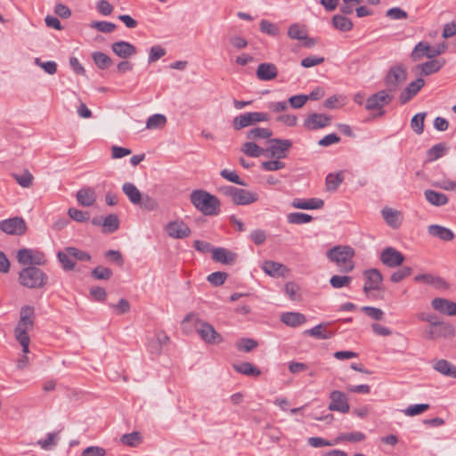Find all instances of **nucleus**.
I'll use <instances>...</instances> for the list:
<instances>
[{
	"mask_svg": "<svg viewBox=\"0 0 456 456\" xmlns=\"http://www.w3.org/2000/svg\"><path fill=\"white\" fill-rule=\"evenodd\" d=\"M35 318V309L31 305H23L20 312V320L14 329L16 340L22 346V352L28 354L30 338L28 331L33 330Z\"/></svg>",
	"mask_w": 456,
	"mask_h": 456,
	"instance_id": "1",
	"label": "nucleus"
},
{
	"mask_svg": "<svg viewBox=\"0 0 456 456\" xmlns=\"http://www.w3.org/2000/svg\"><path fill=\"white\" fill-rule=\"evenodd\" d=\"M191 204L205 216H217L221 209L219 199L204 190H195L190 195Z\"/></svg>",
	"mask_w": 456,
	"mask_h": 456,
	"instance_id": "2",
	"label": "nucleus"
},
{
	"mask_svg": "<svg viewBox=\"0 0 456 456\" xmlns=\"http://www.w3.org/2000/svg\"><path fill=\"white\" fill-rule=\"evenodd\" d=\"M354 250L350 246H335L326 252L328 259L335 263L341 273H350L354 268Z\"/></svg>",
	"mask_w": 456,
	"mask_h": 456,
	"instance_id": "3",
	"label": "nucleus"
},
{
	"mask_svg": "<svg viewBox=\"0 0 456 456\" xmlns=\"http://www.w3.org/2000/svg\"><path fill=\"white\" fill-rule=\"evenodd\" d=\"M190 322L194 323L197 333L205 343L217 345L223 341L222 335L211 324L200 320L194 314H187L183 323Z\"/></svg>",
	"mask_w": 456,
	"mask_h": 456,
	"instance_id": "4",
	"label": "nucleus"
},
{
	"mask_svg": "<svg viewBox=\"0 0 456 456\" xmlns=\"http://www.w3.org/2000/svg\"><path fill=\"white\" fill-rule=\"evenodd\" d=\"M47 275L36 266L23 268L19 273L20 283L28 289H39L47 282Z\"/></svg>",
	"mask_w": 456,
	"mask_h": 456,
	"instance_id": "5",
	"label": "nucleus"
},
{
	"mask_svg": "<svg viewBox=\"0 0 456 456\" xmlns=\"http://www.w3.org/2000/svg\"><path fill=\"white\" fill-rule=\"evenodd\" d=\"M406 80V67L403 64L393 65L389 68L384 78V83L387 86L386 90L394 94Z\"/></svg>",
	"mask_w": 456,
	"mask_h": 456,
	"instance_id": "6",
	"label": "nucleus"
},
{
	"mask_svg": "<svg viewBox=\"0 0 456 456\" xmlns=\"http://www.w3.org/2000/svg\"><path fill=\"white\" fill-rule=\"evenodd\" d=\"M394 99V94L387 90H380L366 100L365 109L367 110H378L375 117H382L385 115L383 107L389 104Z\"/></svg>",
	"mask_w": 456,
	"mask_h": 456,
	"instance_id": "7",
	"label": "nucleus"
},
{
	"mask_svg": "<svg viewBox=\"0 0 456 456\" xmlns=\"http://www.w3.org/2000/svg\"><path fill=\"white\" fill-rule=\"evenodd\" d=\"M269 120L270 115L266 112H247L235 117L232 120V126L238 131L258 122Z\"/></svg>",
	"mask_w": 456,
	"mask_h": 456,
	"instance_id": "8",
	"label": "nucleus"
},
{
	"mask_svg": "<svg viewBox=\"0 0 456 456\" xmlns=\"http://www.w3.org/2000/svg\"><path fill=\"white\" fill-rule=\"evenodd\" d=\"M270 142L272 144L265 149V156L270 159H285L289 150L292 147V142L289 139L274 138Z\"/></svg>",
	"mask_w": 456,
	"mask_h": 456,
	"instance_id": "9",
	"label": "nucleus"
},
{
	"mask_svg": "<svg viewBox=\"0 0 456 456\" xmlns=\"http://www.w3.org/2000/svg\"><path fill=\"white\" fill-rule=\"evenodd\" d=\"M455 329L452 325L444 322H438L436 325H431L424 330L423 337L428 340H436L441 338L454 336Z\"/></svg>",
	"mask_w": 456,
	"mask_h": 456,
	"instance_id": "10",
	"label": "nucleus"
},
{
	"mask_svg": "<svg viewBox=\"0 0 456 456\" xmlns=\"http://www.w3.org/2000/svg\"><path fill=\"white\" fill-rule=\"evenodd\" d=\"M27 224L20 216L0 221V230L9 235L21 236L27 232Z\"/></svg>",
	"mask_w": 456,
	"mask_h": 456,
	"instance_id": "11",
	"label": "nucleus"
},
{
	"mask_svg": "<svg viewBox=\"0 0 456 456\" xmlns=\"http://www.w3.org/2000/svg\"><path fill=\"white\" fill-rule=\"evenodd\" d=\"M330 402L329 403V410L338 411L340 413H347L350 410L347 395L339 390H333L329 396Z\"/></svg>",
	"mask_w": 456,
	"mask_h": 456,
	"instance_id": "12",
	"label": "nucleus"
},
{
	"mask_svg": "<svg viewBox=\"0 0 456 456\" xmlns=\"http://www.w3.org/2000/svg\"><path fill=\"white\" fill-rule=\"evenodd\" d=\"M379 259L384 265L396 268L403 263L404 256L395 248L387 247L381 251Z\"/></svg>",
	"mask_w": 456,
	"mask_h": 456,
	"instance_id": "13",
	"label": "nucleus"
},
{
	"mask_svg": "<svg viewBox=\"0 0 456 456\" xmlns=\"http://www.w3.org/2000/svg\"><path fill=\"white\" fill-rule=\"evenodd\" d=\"M17 260L21 265H42L45 263V256L40 251H34L28 248L20 249L17 253Z\"/></svg>",
	"mask_w": 456,
	"mask_h": 456,
	"instance_id": "14",
	"label": "nucleus"
},
{
	"mask_svg": "<svg viewBox=\"0 0 456 456\" xmlns=\"http://www.w3.org/2000/svg\"><path fill=\"white\" fill-rule=\"evenodd\" d=\"M363 276L365 283L363 286V291L368 296L370 290H379L383 281L381 273L376 269H369L364 271Z\"/></svg>",
	"mask_w": 456,
	"mask_h": 456,
	"instance_id": "15",
	"label": "nucleus"
},
{
	"mask_svg": "<svg viewBox=\"0 0 456 456\" xmlns=\"http://www.w3.org/2000/svg\"><path fill=\"white\" fill-rule=\"evenodd\" d=\"M331 117L326 114L312 113L304 120L303 126L307 130H318L330 126Z\"/></svg>",
	"mask_w": 456,
	"mask_h": 456,
	"instance_id": "16",
	"label": "nucleus"
},
{
	"mask_svg": "<svg viewBox=\"0 0 456 456\" xmlns=\"http://www.w3.org/2000/svg\"><path fill=\"white\" fill-rule=\"evenodd\" d=\"M169 337L166 332L160 330L154 334L152 338L147 339V350L150 354L159 355L161 354L163 346L167 344Z\"/></svg>",
	"mask_w": 456,
	"mask_h": 456,
	"instance_id": "17",
	"label": "nucleus"
},
{
	"mask_svg": "<svg viewBox=\"0 0 456 456\" xmlns=\"http://www.w3.org/2000/svg\"><path fill=\"white\" fill-rule=\"evenodd\" d=\"M165 231L167 235L174 239H184L191 235L190 227L182 221H172L169 222L166 227Z\"/></svg>",
	"mask_w": 456,
	"mask_h": 456,
	"instance_id": "18",
	"label": "nucleus"
},
{
	"mask_svg": "<svg viewBox=\"0 0 456 456\" xmlns=\"http://www.w3.org/2000/svg\"><path fill=\"white\" fill-rule=\"evenodd\" d=\"M424 86L425 81L421 77L411 81L400 94L399 101L401 104H405L410 102Z\"/></svg>",
	"mask_w": 456,
	"mask_h": 456,
	"instance_id": "19",
	"label": "nucleus"
},
{
	"mask_svg": "<svg viewBox=\"0 0 456 456\" xmlns=\"http://www.w3.org/2000/svg\"><path fill=\"white\" fill-rule=\"evenodd\" d=\"M432 307L448 316L456 315V303L442 297H436L431 302Z\"/></svg>",
	"mask_w": 456,
	"mask_h": 456,
	"instance_id": "20",
	"label": "nucleus"
},
{
	"mask_svg": "<svg viewBox=\"0 0 456 456\" xmlns=\"http://www.w3.org/2000/svg\"><path fill=\"white\" fill-rule=\"evenodd\" d=\"M263 271L272 277H285L289 273V268L278 262L267 260L263 263Z\"/></svg>",
	"mask_w": 456,
	"mask_h": 456,
	"instance_id": "21",
	"label": "nucleus"
},
{
	"mask_svg": "<svg viewBox=\"0 0 456 456\" xmlns=\"http://www.w3.org/2000/svg\"><path fill=\"white\" fill-rule=\"evenodd\" d=\"M324 206L322 199L311 198L308 200L296 198L291 202V207L299 209H320Z\"/></svg>",
	"mask_w": 456,
	"mask_h": 456,
	"instance_id": "22",
	"label": "nucleus"
},
{
	"mask_svg": "<svg viewBox=\"0 0 456 456\" xmlns=\"http://www.w3.org/2000/svg\"><path fill=\"white\" fill-rule=\"evenodd\" d=\"M236 257V253L224 248H216L212 249V258L216 262L224 265H232L235 262Z\"/></svg>",
	"mask_w": 456,
	"mask_h": 456,
	"instance_id": "23",
	"label": "nucleus"
},
{
	"mask_svg": "<svg viewBox=\"0 0 456 456\" xmlns=\"http://www.w3.org/2000/svg\"><path fill=\"white\" fill-rule=\"evenodd\" d=\"M257 200H258L257 193L245 190V189L237 188V191L234 194L232 202L235 205L244 206V205H249L251 203H254V202L257 201Z\"/></svg>",
	"mask_w": 456,
	"mask_h": 456,
	"instance_id": "24",
	"label": "nucleus"
},
{
	"mask_svg": "<svg viewBox=\"0 0 456 456\" xmlns=\"http://www.w3.org/2000/svg\"><path fill=\"white\" fill-rule=\"evenodd\" d=\"M111 49L115 54L123 59L129 58L136 53L135 46L126 41L112 44Z\"/></svg>",
	"mask_w": 456,
	"mask_h": 456,
	"instance_id": "25",
	"label": "nucleus"
},
{
	"mask_svg": "<svg viewBox=\"0 0 456 456\" xmlns=\"http://www.w3.org/2000/svg\"><path fill=\"white\" fill-rule=\"evenodd\" d=\"M278 75V69L273 63H260L256 69V77L259 80L269 81L274 79Z\"/></svg>",
	"mask_w": 456,
	"mask_h": 456,
	"instance_id": "26",
	"label": "nucleus"
},
{
	"mask_svg": "<svg viewBox=\"0 0 456 456\" xmlns=\"http://www.w3.org/2000/svg\"><path fill=\"white\" fill-rule=\"evenodd\" d=\"M414 281L432 285L436 289H446L448 287V284L443 278L431 273L418 274L414 277Z\"/></svg>",
	"mask_w": 456,
	"mask_h": 456,
	"instance_id": "27",
	"label": "nucleus"
},
{
	"mask_svg": "<svg viewBox=\"0 0 456 456\" xmlns=\"http://www.w3.org/2000/svg\"><path fill=\"white\" fill-rule=\"evenodd\" d=\"M77 200L83 207H91L96 201L95 191L91 187H84L76 194Z\"/></svg>",
	"mask_w": 456,
	"mask_h": 456,
	"instance_id": "28",
	"label": "nucleus"
},
{
	"mask_svg": "<svg viewBox=\"0 0 456 456\" xmlns=\"http://www.w3.org/2000/svg\"><path fill=\"white\" fill-rule=\"evenodd\" d=\"M424 57L428 59L434 58L432 46L428 43L419 42L415 45L411 52V58L413 61H418Z\"/></svg>",
	"mask_w": 456,
	"mask_h": 456,
	"instance_id": "29",
	"label": "nucleus"
},
{
	"mask_svg": "<svg viewBox=\"0 0 456 456\" xmlns=\"http://www.w3.org/2000/svg\"><path fill=\"white\" fill-rule=\"evenodd\" d=\"M445 64L444 59H433L424 63L419 64L417 69L419 70L421 75L429 76L439 71Z\"/></svg>",
	"mask_w": 456,
	"mask_h": 456,
	"instance_id": "30",
	"label": "nucleus"
},
{
	"mask_svg": "<svg viewBox=\"0 0 456 456\" xmlns=\"http://www.w3.org/2000/svg\"><path fill=\"white\" fill-rule=\"evenodd\" d=\"M381 213L387 225L393 229L400 227L402 224V215L400 211L390 208H385L382 209Z\"/></svg>",
	"mask_w": 456,
	"mask_h": 456,
	"instance_id": "31",
	"label": "nucleus"
},
{
	"mask_svg": "<svg viewBox=\"0 0 456 456\" xmlns=\"http://www.w3.org/2000/svg\"><path fill=\"white\" fill-rule=\"evenodd\" d=\"M281 321L285 325L295 328L304 324L306 318L301 313L287 312L281 315Z\"/></svg>",
	"mask_w": 456,
	"mask_h": 456,
	"instance_id": "32",
	"label": "nucleus"
},
{
	"mask_svg": "<svg viewBox=\"0 0 456 456\" xmlns=\"http://www.w3.org/2000/svg\"><path fill=\"white\" fill-rule=\"evenodd\" d=\"M428 233L444 241H451L454 239V233L449 228L439 224H431L428 227Z\"/></svg>",
	"mask_w": 456,
	"mask_h": 456,
	"instance_id": "33",
	"label": "nucleus"
},
{
	"mask_svg": "<svg viewBox=\"0 0 456 456\" xmlns=\"http://www.w3.org/2000/svg\"><path fill=\"white\" fill-rule=\"evenodd\" d=\"M433 367L439 373L456 379V367L447 360H438L435 362Z\"/></svg>",
	"mask_w": 456,
	"mask_h": 456,
	"instance_id": "34",
	"label": "nucleus"
},
{
	"mask_svg": "<svg viewBox=\"0 0 456 456\" xmlns=\"http://www.w3.org/2000/svg\"><path fill=\"white\" fill-rule=\"evenodd\" d=\"M122 191L132 204L136 205L142 201V194L134 183H125L122 186Z\"/></svg>",
	"mask_w": 456,
	"mask_h": 456,
	"instance_id": "35",
	"label": "nucleus"
},
{
	"mask_svg": "<svg viewBox=\"0 0 456 456\" xmlns=\"http://www.w3.org/2000/svg\"><path fill=\"white\" fill-rule=\"evenodd\" d=\"M426 200L434 206H444L448 202V197L442 193L433 190H426L425 192Z\"/></svg>",
	"mask_w": 456,
	"mask_h": 456,
	"instance_id": "36",
	"label": "nucleus"
},
{
	"mask_svg": "<svg viewBox=\"0 0 456 456\" xmlns=\"http://www.w3.org/2000/svg\"><path fill=\"white\" fill-rule=\"evenodd\" d=\"M233 369L240 374L246 376L257 377L261 374V370L248 362H244L240 364H234Z\"/></svg>",
	"mask_w": 456,
	"mask_h": 456,
	"instance_id": "37",
	"label": "nucleus"
},
{
	"mask_svg": "<svg viewBox=\"0 0 456 456\" xmlns=\"http://www.w3.org/2000/svg\"><path fill=\"white\" fill-rule=\"evenodd\" d=\"M343 181L344 175L341 171L329 174L326 176V190L328 191H336Z\"/></svg>",
	"mask_w": 456,
	"mask_h": 456,
	"instance_id": "38",
	"label": "nucleus"
},
{
	"mask_svg": "<svg viewBox=\"0 0 456 456\" xmlns=\"http://www.w3.org/2000/svg\"><path fill=\"white\" fill-rule=\"evenodd\" d=\"M448 147L444 142L435 144L427 151L428 161L432 162L440 159L446 153Z\"/></svg>",
	"mask_w": 456,
	"mask_h": 456,
	"instance_id": "39",
	"label": "nucleus"
},
{
	"mask_svg": "<svg viewBox=\"0 0 456 456\" xmlns=\"http://www.w3.org/2000/svg\"><path fill=\"white\" fill-rule=\"evenodd\" d=\"M120 442L129 447H136L142 442V436L140 432L134 431L125 434L120 437Z\"/></svg>",
	"mask_w": 456,
	"mask_h": 456,
	"instance_id": "40",
	"label": "nucleus"
},
{
	"mask_svg": "<svg viewBox=\"0 0 456 456\" xmlns=\"http://www.w3.org/2000/svg\"><path fill=\"white\" fill-rule=\"evenodd\" d=\"M103 232L112 233L119 227V220L115 214H110L102 220Z\"/></svg>",
	"mask_w": 456,
	"mask_h": 456,
	"instance_id": "41",
	"label": "nucleus"
},
{
	"mask_svg": "<svg viewBox=\"0 0 456 456\" xmlns=\"http://www.w3.org/2000/svg\"><path fill=\"white\" fill-rule=\"evenodd\" d=\"M273 135V132L269 128L255 127L248 131L247 139L257 140V139H269Z\"/></svg>",
	"mask_w": 456,
	"mask_h": 456,
	"instance_id": "42",
	"label": "nucleus"
},
{
	"mask_svg": "<svg viewBox=\"0 0 456 456\" xmlns=\"http://www.w3.org/2000/svg\"><path fill=\"white\" fill-rule=\"evenodd\" d=\"M305 333L319 339H328L333 336L331 331H328L324 329L323 324H318L312 329L305 330Z\"/></svg>",
	"mask_w": 456,
	"mask_h": 456,
	"instance_id": "43",
	"label": "nucleus"
},
{
	"mask_svg": "<svg viewBox=\"0 0 456 456\" xmlns=\"http://www.w3.org/2000/svg\"><path fill=\"white\" fill-rule=\"evenodd\" d=\"M241 151L248 156L257 158L261 155L265 156V149L259 147L253 142H247L243 143Z\"/></svg>",
	"mask_w": 456,
	"mask_h": 456,
	"instance_id": "44",
	"label": "nucleus"
},
{
	"mask_svg": "<svg viewBox=\"0 0 456 456\" xmlns=\"http://www.w3.org/2000/svg\"><path fill=\"white\" fill-rule=\"evenodd\" d=\"M287 220L292 224H303L310 223L313 220V216L305 213L294 212L287 216Z\"/></svg>",
	"mask_w": 456,
	"mask_h": 456,
	"instance_id": "45",
	"label": "nucleus"
},
{
	"mask_svg": "<svg viewBox=\"0 0 456 456\" xmlns=\"http://www.w3.org/2000/svg\"><path fill=\"white\" fill-rule=\"evenodd\" d=\"M92 57L95 65L101 69H105L112 64L111 59L102 52H94Z\"/></svg>",
	"mask_w": 456,
	"mask_h": 456,
	"instance_id": "46",
	"label": "nucleus"
},
{
	"mask_svg": "<svg viewBox=\"0 0 456 456\" xmlns=\"http://www.w3.org/2000/svg\"><path fill=\"white\" fill-rule=\"evenodd\" d=\"M58 260L60 261L61 267L65 271H71L75 267V262L73 257L69 254L68 251H59L57 254Z\"/></svg>",
	"mask_w": 456,
	"mask_h": 456,
	"instance_id": "47",
	"label": "nucleus"
},
{
	"mask_svg": "<svg viewBox=\"0 0 456 456\" xmlns=\"http://www.w3.org/2000/svg\"><path fill=\"white\" fill-rule=\"evenodd\" d=\"M167 123V118L162 114L151 115L147 122L146 127L148 129H157L164 126Z\"/></svg>",
	"mask_w": 456,
	"mask_h": 456,
	"instance_id": "48",
	"label": "nucleus"
},
{
	"mask_svg": "<svg viewBox=\"0 0 456 456\" xmlns=\"http://www.w3.org/2000/svg\"><path fill=\"white\" fill-rule=\"evenodd\" d=\"M426 113L420 112L413 116L411 120V127L417 134H421L424 131V120Z\"/></svg>",
	"mask_w": 456,
	"mask_h": 456,
	"instance_id": "49",
	"label": "nucleus"
},
{
	"mask_svg": "<svg viewBox=\"0 0 456 456\" xmlns=\"http://www.w3.org/2000/svg\"><path fill=\"white\" fill-rule=\"evenodd\" d=\"M235 346L239 351L248 353L255 349L258 346V343L252 338H240L236 342Z\"/></svg>",
	"mask_w": 456,
	"mask_h": 456,
	"instance_id": "50",
	"label": "nucleus"
},
{
	"mask_svg": "<svg viewBox=\"0 0 456 456\" xmlns=\"http://www.w3.org/2000/svg\"><path fill=\"white\" fill-rule=\"evenodd\" d=\"M352 281V277L350 276H340V275H333L330 279V283L334 289H341L344 287H348Z\"/></svg>",
	"mask_w": 456,
	"mask_h": 456,
	"instance_id": "51",
	"label": "nucleus"
},
{
	"mask_svg": "<svg viewBox=\"0 0 456 456\" xmlns=\"http://www.w3.org/2000/svg\"><path fill=\"white\" fill-rule=\"evenodd\" d=\"M430 408V405L428 403H420V404H411L409 405L406 409L403 410V412L406 416H416L423 413Z\"/></svg>",
	"mask_w": 456,
	"mask_h": 456,
	"instance_id": "52",
	"label": "nucleus"
},
{
	"mask_svg": "<svg viewBox=\"0 0 456 456\" xmlns=\"http://www.w3.org/2000/svg\"><path fill=\"white\" fill-rule=\"evenodd\" d=\"M66 251L73 257V259L88 262L91 260V256L89 253L78 249L75 247H68L66 248Z\"/></svg>",
	"mask_w": 456,
	"mask_h": 456,
	"instance_id": "53",
	"label": "nucleus"
},
{
	"mask_svg": "<svg viewBox=\"0 0 456 456\" xmlns=\"http://www.w3.org/2000/svg\"><path fill=\"white\" fill-rule=\"evenodd\" d=\"M91 274L96 280H109L112 276V271L108 267L99 265L93 269Z\"/></svg>",
	"mask_w": 456,
	"mask_h": 456,
	"instance_id": "54",
	"label": "nucleus"
},
{
	"mask_svg": "<svg viewBox=\"0 0 456 456\" xmlns=\"http://www.w3.org/2000/svg\"><path fill=\"white\" fill-rule=\"evenodd\" d=\"M386 17L392 20H401L407 19L408 13L400 7H393L386 12Z\"/></svg>",
	"mask_w": 456,
	"mask_h": 456,
	"instance_id": "55",
	"label": "nucleus"
},
{
	"mask_svg": "<svg viewBox=\"0 0 456 456\" xmlns=\"http://www.w3.org/2000/svg\"><path fill=\"white\" fill-rule=\"evenodd\" d=\"M412 273V269L409 266H404L397 271L394 272L390 277L392 282L398 283L406 277L410 276Z\"/></svg>",
	"mask_w": 456,
	"mask_h": 456,
	"instance_id": "56",
	"label": "nucleus"
},
{
	"mask_svg": "<svg viewBox=\"0 0 456 456\" xmlns=\"http://www.w3.org/2000/svg\"><path fill=\"white\" fill-rule=\"evenodd\" d=\"M57 444V433H48L45 439H41L37 444L45 451L51 450Z\"/></svg>",
	"mask_w": 456,
	"mask_h": 456,
	"instance_id": "57",
	"label": "nucleus"
},
{
	"mask_svg": "<svg viewBox=\"0 0 456 456\" xmlns=\"http://www.w3.org/2000/svg\"><path fill=\"white\" fill-rule=\"evenodd\" d=\"M12 176L23 188H28L32 184L33 175L28 171H25L21 175L13 174Z\"/></svg>",
	"mask_w": 456,
	"mask_h": 456,
	"instance_id": "58",
	"label": "nucleus"
},
{
	"mask_svg": "<svg viewBox=\"0 0 456 456\" xmlns=\"http://www.w3.org/2000/svg\"><path fill=\"white\" fill-rule=\"evenodd\" d=\"M332 24L335 28H352V21L344 15L337 14L332 19Z\"/></svg>",
	"mask_w": 456,
	"mask_h": 456,
	"instance_id": "59",
	"label": "nucleus"
},
{
	"mask_svg": "<svg viewBox=\"0 0 456 456\" xmlns=\"http://www.w3.org/2000/svg\"><path fill=\"white\" fill-rule=\"evenodd\" d=\"M69 217L77 222L83 223L89 219L90 215L87 211H82L74 208L68 210Z\"/></svg>",
	"mask_w": 456,
	"mask_h": 456,
	"instance_id": "60",
	"label": "nucleus"
},
{
	"mask_svg": "<svg viewBox=\"0 0 456 456\" xmlns=\"http://www.w3.org/2000/svg\"><path fill=\"white\" fill-rule=\"evenodd\" d=\"M220 175L223 178H224L227 181L232 182L233 183H236V184H239V185H242V186L246 185V183L243 180H241L240 178V176L234 171H232V170H229V169H223L220 172Z\"/></svg>",
	"mask_w": 456,
	"mask_h": 456,
	"instance_id": "61",
	"label": "nucleus"
},
{
	"mask_svg": "<svg viewBox=\"0 0 456 456\" xmlns=\"http://www.w3.org/2000/svg\"><path fill=\"white\" fill-rule=\"evenodd\" d=\"M166 50L162 46L159 45H153L150 49L148 61L150 63L155 62L160 58H162L166 54Z\"/></svg>",
	"mask_w": 456,
	"mask_h": 456,
	"instance_id": "62",
	"label": "nucleus"
},
{
	"mask_svg": "<svg viewBox=\"0 0 456 456\" xmlns=\"http://www.w3.org/2000/svg\"><path fill=\"white\" fill-rule=\"evenodd\" d=\"M136 205L149 211H152L158 208V202L156 200L147 194L142 195V201Z\"/></svg>",
	"mask_w": 456,
	"mask_h": 456,
	"instance_id": "63",
	"label": "nucleus"
},
{
	"mask_svg": "<svg viewBox=\"0 0 456 456\" xmlns=\"http://www.w3.org/2000/svg\"><path fill=\"white\" fill-rule=\"evenodd\" d=\"M227 278V273L224 272H215L210 273L207 280L214 286L223 285Z\"/></svg>",
	"mask_w": 456,
	"mask_h": 456,
	"instance_id": "64",
	"label": "nucleus"
}]
</instances>
